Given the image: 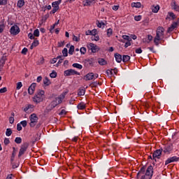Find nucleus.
Returning a JSON list of instances; mask_svg holds the SVG:
<instances>
[{"label": "nucleus", "mask_w": 179, "mask_h": 179, "mask_svg": "<svg viewBox=\"0 0 179 179\" xmlns=\"http://www.w3.org/2000/svg\"><path fill=\"white\" fill-rule=\"evenodd\" d=\"M152 177H153V166H150L148 167L145 173V169L141 168L140 171L137 173L136 178H141V179H152Z\"/></svg>", "instance_id": "nucleus-1"}, {"label": "nucleus", "mask_w": 179, "mask_h": 179, "mask_svg": "<svg viewBox=\"0 0 179 179\" xmlns=\"http://www.w3.org/2000/svg\"><path fill=\"white\" fill-rule=\"evenodd\" d=\"M164 28L163 27H158L156 30V36L154 38V44L159 45L160 41L164 40Z\"/></svg>", "instance_id": "nucleus-2"}, {"label": "nucleus", "mask_w": 179, "mask_h": 179, "mask_svg": "<svg viewBox=\"0 0 179 179\" xmlns=\"http://www.w3.org/2000/svg\"><path fill=\"white\" fill-rule=\"evenodd\" d=\"M45 92L44 90H38V92L35 94V96L32 98L33 101L36 103V104H38V103H41L44 99H45Z\"/></svg>", "instance_id": "nucleus-3"}, {"label": "nucleus", "mask_w": 179, "mask_h": 179, "mask_svg": "<svg viewBox=\"0 0 179 179\" xmlns=\"http://www.w3.org/2000/svg\"><path fill=\"white\" fill-rule=\"evenodd\" d=\"M29 127H31V128H34V127H36L37 124V122H38V117H37L36 113H32L29 116Z\"/></svg>", "instance_id": "nucleus-4"}, {"label": "nucleus", "mask_w": 179, "mask_h": 179, "mask_svg": "<svg viewBox=\"0 0 179 179\" xmlns=\"http://www.w3.org/2000/svg\"><path fill=\"white\" fill-rule=\"evenodd\" d=\"M162 150L164 155H171L174 150V147L173 146V144L169 143L165 145Z\"/></svg>", "instance_id": "nucleus-5"}, {"label": "nucleus", "mask_w": 179, "mask_h": 179, "mask_svg": "<svg viewBox=\"0 0 179 179\" xmlns=\"http://www.w3.org/2000/svg\"><path fill=\"white\" fill-rule=\"evenodd\" d=\"M87 47L88 50H90L92 52L94 53L99 52V51H100V48L92 43H87Z\"/></svg>", "instance_id": "nucleus-6"}, {"label": "nucleus", "mask_w": 179, "mask_h": 179, "mask_svg": "<svg viewBox=\"0 0 179 179\" xmlns=\"http://www.w3.org/2000/svg\"><path fill=\"white\" fill-rule=\"evenodd\" d=\"M29 143L26 142L24 143L20 149L19 154H18V157H20L21 156H23V154L29 148Z\"/></svg>", "instance_id": "nucleus-7"}, {"label": "nucleus", "mask_w": 179, "mask_h": 179, "mask_svg": "<svg viewBox=\"0 0 179 179\" xmlns=\"http://www.w3.org/2000/svg\"><path fill=\"white\" fill-rule=\"evenodd\" d=\"M10 33L12 36H17L20 33V28L17 25H13L10 29Z\"/></svg>", "instance_id": "nucleus-8"}, {"label": "nucleus", "mask_w": 179, "mask_h": 179, "mask_svg": "<svg viewBox=\"0 0 179 179\" xmlns=\"http://www.w3.org/2000/svg\"><path fill=\"white\" fill-rule=\"evenodd\" d=\"M75 75H80V73L74 69H68L64 71V76H73Z\"/></svg>", "instance_id": "nucleus-9"}, {"label": "nucleus", "mask_w": 179, "mask_h": 179, "mask_svg": "<svg viewBox=\"0 0 179 179\" xmlns=\"http://www.w3.org/2000/svg\"><path fill=\"white\" fill-rule=\"evenodd\" d=\"M99 78V74H94L93 73H89L85 76V80H93V79H97Z\"/></svg>", "instance_id": "nucleus-10"}, {"label": "nucleus", "mask_w": 179, "mask_h": 179, "mask_svg": "<svg viewBox=\"0 0 179 179\" xmlns=\"http://www.w3.org/2000/svg\"><path fill=\"white\" fill-rule=\"evenodd\" d=\"M162 152H163V150H162V148L159 150H156L152 154L153 160H155L156 162V159H160L162 157Z\"/></svg>", "instance_id": "nucleus-11"}, {"label": "nucleus", "mask_w": 179, "mask_h": 179, "mask_svg": "<svg viewBox=\"0 0 179 179\" xmlns=\"http://www.w3.org/2000/svg\"><path fill=\"white\" fill-rule=\"evenodd\" d=\"M178 160H179V157H177L176 156L169 157L165 162V166H167V164H170V163H174V162H178Z\"/></svg>", "instance_id": "nucleus-12"}, {"label": "nucleus", "mask_w": 179, "mask_h": 179, "mask_svg": "<svg viewBox=\"0 0 179 179\" xmlns=\"http://www.w3.org/2000/svg\"><path fill=\"white\" fill-rule=\"evenodd\" d=\"M33 108H34V105L28 104L23 108V111H24V113H31Z\"/></svg>", "instance_id": "nucleus-13"}, {"label": "nucleus", "mask_w": 179, "mask_h": 179, "mask_svg": "<svg viewBox=\"0 0 179 179\" xmlns=\"http://www.w3.org/2000/svg\"><path fill=\"white\" fill-rule=\"evenodd\" d=\"M36 86H37V84L36 83H33L30 87L28 88V92L29 94H34V91L36 90Z\"/></svg>", "instance_id": "nucleus-14"}, {"label": "nucleus", "mask_w": 179, "mask_h": 179, "mask_svg": "<svg viewBox=\"0 0 179 179\" xmlns=\"http://www.w3.org/2000/svg\"><path fill=\"white\" fill-rule=\"evenodd\" d=\"M59 104H61L57 98H55L50 104V110H52V108H55Z\"/></svg>", "instance_id": "nucleus-15"}, {"label": "nucleus", "mask_w": 179, "mask_h": 179, "mask_svg": "<svg viewBox=\"0 0 179 179\" xmlns=\"http://www.w3.org/2000/svg\"><path fill=\"white\" fill-rule=\"evenodd\" d=\"M66 94H68V92H62L58 97L56 98L57 99L60 104L64 101V99H65V96H66Z\"/></svg>", "instance_id": "nucleus-16"}, {"label": "nucleus", "mask_w": 179, "mask_h": 179, "mask_svg": "<svg viewBox=\"0 0 179 179\" xmlns=\"http://www.w3.org/2000/svg\"><path fill=\"white\" fill-rule=\"evenodd\" d=\"M178 23L179 22H173L171 27L168 29V32L170 33V31H173L174 29H177V27H178Z\"/></svg>", "instance_id": "nucleus-17"}, {"label": "nucleus", "mask_w": 179, "mask_h": 179, "mask_svg": "<svg viewBox=\"0 0 179 179\" xmlns=\"http://www.w3.org/2000/svg\"><path fill=\"white\" fill-rule=\"evenodd\" d=\"M83 3V6H90L92 3H96V0H84Z\"/></svg>", "instance_id": "nucleus-18"}, {"label": "nucleus", "mask_w": 179, "mask_h": 179, "mask_svg": "<svg viewBox=\"0 0 179 179\" xmlns=\"http://www.w3.org/2000/svg\"><path fill=\"white\" fill-rule=\"evenodd\" d=\"M98 64L101 65V66H103L104 65H107V62L106 59L103 58H99L98 59Z\"/></svg>", "instance_id": "nucleus-19"}, {"label": "nucleus", "mask_w": 179, "mask_h": 179, "mask_svg": "<svg viewBox=\"0 0 179 179\" xmlns=\"http://www.w3.org/2000/svg\"><path fill=\"white\" fill-rule=\"evenodd\" d=\"M131 8H141L142 3L141 2H133L131 4Z\"/></svg>", "instance_id": "nucleus-20"}, {"label": "nucleus", "mask_w": 179, "mask_h": 179, "mask_svg": "<svg viewBox=\"0 0 179 179\" xmlns=\"http://www.w3.org/2000/svg\"><path fill=\"white\" fill-rule=\"evenodd\" d=\"M43 82L45 86H50V85H51V81L48 77H45L44 79L43 80Z\"/></svg>", "instance_id": "nucleus-21"}, {"label": "nucleus", "mask_w": 179, "mask_h": 179, "mask_svg": "<svg viewBox=\"0 0 179 179\" xmlns=\"http://www.w3.org/2000/svg\"><path fill=\"white\" fill-rule=\"evenodd\" d=\"M115 58L118 63H120L122 61V56L118 53L115 54Z\"/></svg>", "instance_id": "nucleus-22"}, {"label": "nucleus", "mask_w": 179, "mask_h": 179, "mask_svg": "<svg viewBox=\"0 0 179 179\" xmlns=\"http://www.w3.org/2000/svg\"><path fill=\"white\" fill-rule=\"evenodd\" d=\"M152 9V12H153V13H157L160 9V6H152L151 7Z\"/></svg>", "instance_id": "nucleus-23"}, {"label": "nucleus", "mask_w": 179, "mask_h": 179, "mask_svg": "<svg viewBox=\"0 0 179 179\" xmlns=\"http://www.w3.org/2000/svg\"><path fill=\"white\" fill-rule=\"evenodd\" d=\"M96 25L99 29H104L106 24L103 21H96Z\"/></svg>", "instance_id": "nucleus-24"}, {"label": "nucleus", "mask_w": 179, "mask_h": 179, "mask_svg": "<svg viewBox=\"0 0 179 179\" xmlns=\"http://www.w3.org/2000/svg\"><path fill=\"white\" fill-rule=\"evenodd\" d=\"M17 6V8H23V6H24V0H18Z\"/></svg>", "instance_id": "nucleus-25"}, {"label": "nucleus", "mask_w": 179, "mask_h": 179, "mask_svg": "<svg viewBox=\"0 0 179 179\" xmlns=\"http://www.w3.org/2000/svg\"><path fill=\"white\" fill-rule=\"evenodd\" d=\"M78 110H85L86 108V104L85 103L81 102L78 105Z\"/></svg>", "instance_id": "nucleus-26"}, {"label": "nucleus", "mask_w": 179, "mask_h": 179, "mask_svg": "<svg viewBox=\"0 0 179 179\" xmlns=\"http://www.w3.org/2000/svg\"><path fill=\"white\" fill-rule=\"evenodd\" d=\"M172 8L173 9V10H176V12H179V6L177 5V3H176V1H174L172 3Z\"/></svg>", "instance_id": "nucleus-27"}, {"label": "nucleus", "mask_w": 179, "mask_h": 179, "mask_svg": "<svg viewBox=\"0 0 179 179\" xmlns=\"http://www.w3.org/2000/svg\"><path fill=\"white\" fill-rule=\"evenodd\" d=\"M52 6L53 9H56L57 10H58V9H59V4L58 2H56V1L53 2L52 3Z\"/></svg>", "instance_id": "nucleus-28"}, {"label": "nucleus", "mask_w": 179, "mask_h": 179, "mask_svg": "<svg viewBox=\"0 0 179 179\" xmlns=\"http://www.w3.org/2000/svg\"><path fill=\"white\" fill-rule=\"evenodd\" d=\"M91 40L92 41H99V40H100V36L96 34V35H94L91 37Z\"/></svg>", "instance_id": "nucleus-29"}, {"label": "nucleus", "mask_w": 179, "mask_h": 179, "mask_svg": "<svg viewBox=\"0 0 179 179\" xmlns=\"http://www.w3.org/2000/svg\"><path fill=\"white\" fill-rule=\"evenodd\" d=\"M131 59V57L129 55H123L122 56V61L124 62H128Z\"/></svg>", "instance_id": "nucleus-30"}, {"label": "nucleus", "mask_w": 179, "mask_h": 179, "mask_svg": "<svg viewBox=\"0 0 179 179\" xmlns=\"http://www.w3.org/2000/svg\"><path fill=\"white\" fill-rule=\"evenodd\" d=\"M72 66H73V68H76L77 69H82L83 68V66H82V64L78 63L73 64Z\"/></svg>", "instance_id": "nucleus-31"}, {"label": "nucleus", "mask_w": 179, "mask_h": 179, "mask_svg": "<svg viewBox=\"0 0 179 179\" xmlns=\"http://www.w3.org/2000/svg\"><path fill=\"white\" fill-rule=\"evenodd\" d=\"M73 52H75V46L71 45L69 50V54L70 55H73Z\"/></svg>", "instance_id": "nucleus-32"}, {"label": "nucleus", "mask_w": 179, "mask_h": 179, "mask_svg": "<svg viewBox=\"0 0 179 179\" xmlns=\"http://www.w3.org/2000/svg\"><path fill=\"white\" fill-rule=\"evenodd\" d=\"M85 93H86L85 89H79L78 96H85Z\"/></svg>", "instance_id": "nucleus-33"}, {"label": "nucleus", "mask_w": 179, "mask_h": 179, "mask_svg": "<svg viewBox=\"0 0 179 179\" xmlns=\"http://www.w3.org/2000/svg\"><path fill=\"white\" fill-rule=\"evenodd\" d=\"M5 30V24L3 22H0V33H3Z\"/></svg>", "instance_id": "nucleus-34"}, {"label": "nucleus", "mask_w": 179, "mask_h": 179, "mask_svg": "<svg viewBox=\"0 0 179 179\" xmlns=\"http://www.w3.org/2000/svg\"><path fill=\"white\" fill-rule=\"evenodd\" d=\"M45 62L44 57H41L39 60L37 62V65H43Z\"/></svg>", "instance_id": "nucleus-35"}, {"label": "nucleus", "mask_w": 179, "mask_h": 179, "mask_svg": "<svg viewBox=\"0 0 179 179\" xmlns=\"http://www.w3.org/2000/svg\"><path fill=\"white\" fill-rule=\"evenodd\" d=\"M122 38L123 40H126L127 41H132V39L131 38V37H129V36L123 35Z\"/></svg>", "instance_id": "nucleus-36"}, {"label": "nucleus", "mask_w": 179, "mask_h": 179, "mask_svg": "<svg viewBox=\"0 0 179 179\" xmlns=\"http://www.w3.org/2000/svg\"><path fill=\"white\" fill-rule=\"evenodd\" d=\"M22 86H23V84L22 83V82H18L16 85L17 90H20V89H22Z\"/></svg>", "instance_id": "nucleus-37"}, {"label": "nucleus", "mask_w": 179, "mask_h": 179, "mask_svg": "<svg viewBox=\"0 0 179 179\" xmlns=\"http://www.w3.org/2000/svg\"><path fill=\"white\" fill-rule=\"evenodd\" d=\"M63 57H68V49L64 48L62 50Z\"/></svg>", "instance_id": "nucleus-38"}, {"label": "nucleus", "mask_w": 179, "mask_h": 179, "mask_svg": "<svg viewBox=\"0 0 179 179\" xmlns=\"http://www.w3.org/2000/svg\"><path fill=\"white\" fill-rule=\"evenodd\" d=\"M38 44H40V41H38V40H37V38L34 39V42L32 43V45L37 47L38 45Z\"/></svg>", "instance_id": "nucleus-39"}, {"label": "nucleus", "mask_w": 179, "mask_h": 179, "mask_svg": "<svg viewBox=\"0 0 179 179\" xmlns=\"http://www.w3.org/2000/svg\"><path fill=\"white\" fill-rule=\"evenodd\" d=\"M107 36L108 37H111V36H113V29H111V28L108 29V30H107Z\"/></svg>", "instance_id": "nucleus-40"}, {"label": "nucleus", "mask_w": 179, "mask_h": 179, "mask_svg": "<svg viewBox=\"0 0 179 179\" xmlns=\"http://www.w3.org/2000/svg\"><path fill=\"white\" fill-rule=\"evenodd\" d=\"M86 51H87V49L85 47H82L80 49V52L83 55H85L86 54Z\"/></svg>", "instance_id": "nucleus-41"}, {"label": "nucleus", "mask_w": 179, "mask_h": 179, "mask_svg": "<svg viewBox=\"0 0 179 179\" xmlns=\"http://www.w3.org/2000/svg\"><path fill=\"white\" fill-rule=\"evenodd\" d=\"M34 37H40V31L38 29H35L34 31Z\"/></svg>", "instance_id": "nucleus-42"}, {"label": "nucleus", "mask_w": 179, "mask_h": 179, "mask_svg": "<svg viewBox=\"0 0 179 179\" xmlns=\"http://www.w3.org/2000/svg\"><path fill=\"white\" fill-rule=\"evenodd\" d=\"M6 136H10V135H12V129H7L6 131Z\"/></svg>", "instance_id": "nucleus-43"}, {"label": "nucleus", "mask_w": 179, "mask_h": 179, "mask_svg": "<svg viewBox=\"0 0 179 179\" xmlns=\"http://www.w3.org/2000/svg\"><path fill=\"white\" fill-rule=\"evenodd\" d=\"M15 143H17V144L22 143V138H20V137L15 138Z\"/></svg>", "instance_id": "nucleus-44"}, {"label": "nucleus", "mask_w": 179, "mask_h": 179, "mask_svg": "<svg viewBox=\"0 0 179 179\" xmlns=\"http://www.w3.org/2000/svg\"><path fill=\"white\" fill-rule=\"evenodd\" d=\"M142 20V15H136L134 17V20H136V22H140V20Z\"/></svg>", "instance_id": "nucleus-45"}, {"label": "nucleus", "mask_w": 179, "mask_h": 179, "mask_svg": "<svg viewBox=\"0 0 179 179\" xmlns=\"http://www.w3.org/2000/svg\"><path fill=\"white\" fill-rule=\"evenodd\" d=\"M169 16H170V17H171L173 20L176 19V15L174 14V13L173 12H169L168 13Z\"/></svg>", "instance_id": "nucleus-46"}, {"label": "nucleus", "mask_w": 179, "mask_h": 179, "mask_svg": "<svg viewBox=\"0 0 179 179\" xmlns=\"http://www.w3.org/2000/svg\"><path fill=\"white\" fill-rule=\"evenodd\" d=\"M8 3V0H0V5L5 6Z\"/></svg>", "instance_id": "nucleus-47"}, {"label": "nucleus", "mask_w": 179, "mask_h": 179, "mask_svg": "<svg viewBox=\"0 0 179 179\" xmlns=\"http://www.w3.org/2000/svg\"><path fill=\"white\" fill-rule=\"evenodd\" d=\"M20 125H22V127L24 128H25V127H27V121L26 120H23L20 122Z\"/></svg>", "instance_id": "nucleus-48"}, {"label": "nucleus", "mask_w": 179, "mask_h": 179, "mask_svg": "<svg viewBox=\"0 0 179 179\" xmlns=\"http://www.w3.org/2000/svg\"><path fill=\"white\" fill-rule=\"evenodd\" d=\"M73 41L79 42V41H80V38L73 35Z\"/></svg>", "instance_id": "nucleus-49"}, {"label": "nucleus", "mask_w": 179, "mask_h": 179, "mask_svg": "<svg viewBox=\"0 0 179 179\" xmlns=\"http://www.w3.org/2000/svg\"><path fill=\"white\" fill-rule=\"evenodd\" d=\"M50 78H57V72L55 71H52L50 74Z\"/></svg>", "instance_id": "nucleus-50"}, {"label": "nucleus", "mask_w": 179, "mask_h": 179, "mask_svg": "<svg viewBox=\"0 0 179 179\" xmlns=\"http://www.w3.org/2000/svg\"><path fill=\"white\" fill-rule=\"evenodd\" d=\"M97 34V29H94L91 31V36H96Z\"/></svg>", "instance_id": "nucleus-51"}, {"label": "nucleus", "mask_w": 179, "mask_h": 179, "mask_svg": "<svg viewBox=\"0 0 179 179\" xmlns=\"http://www.w3.org/2000/svg\"><path fill=\"white\" fill-rule=\"evenodd\" d=\"M142 52H143V50H142V48H137L135 50L136 54H142Z\"/></svg>", "instance_id": "nucleus-52"}, {"label": "nucleus", "mask_w": 179, "mask_h": 179, "mask_svg": "<svg viewBox=\"0 0 179 179\" xmlns=\"http://www.w3.org/2000/svg\"><path fill=\"white\" fill-rule=\"evenodd\" d=\"M59 115H66V110L65 109H63L60 111L59 113Z\"/></svg>", "instance_id": "nucleus-53"}, {"label": "nucleus", "mask_w": 179, "mask_h": 179, "mask_svg": "<svg viewBox=\"0 0 179 179\" xmlns=\"http://www.w3.org/2000/svg\"><path fill=\"white\" fill-rule=\"evenodd\" d=\"M64 45H65V41H64L58 42L57 43L58 47H64Z\"/></svg>", "instance_id": "nucleus-54"}, {"label": "nucleus", "mask_w": 179, "mask_h": 179, "mask_svg": "<svg viewBox=\"0 0 179 179\" xmlns=\"http://www.w3.org/2000/svg\"><path fill=\"white\" fill-rule=\"evenodd\" d=\"M28 37H29V38H30V40H34V39H36V38H34V34H32L31 33H29V34H28Z\"/></svg>", "instance_id": "nucleus-55"}, {"label": "nucleus", "mask_w": 179, "mask_h": 179, "mask_svg": "<svg viewBox=\"0 0 179 179\" xmlns=\"http://www.w3.org/2000/svg\"><path fill=\"white\" fill-rule=\"evenodd\" d=\"M27 51H28V50H27V48H24L23 49H22V54H23L24 55H26L27 54Z\"/></svg>", "instance_id": "nucleus-56"}, {"label": "nucleus", "mask_w": 179, "mask_h": 179, "mask_svg": "<svg viewBox=\"0 0 179 179\" xmlns=\"http://www.w3.org/2000/svg\"><path fill=\"white\" fill-rule=\"evenodd\" d=\"M6 92H8V89L6 87L0 89V93H6Z\"/></svg>", "instance_id": "nucleus-57"}, {"label": "nucleus", "mask_w": 179, "mask_h": 179, "mask_svg": "<svg viewBox=\"0 0 179 179\" xmlns=\"http://www.w3.org/2000/svg\"><path fill=\"white\" fill-rule=\"evenodd\" d=\"M9 143H10V141H9V138H5L4 139V144L6 145H9Z\"/></svg>", "instance_id": "nucleus-58"}, {"label": "nucleus", "mask_w": 179, "mask_h": 179, "mask_svg": "<svg viewBox=\"0 0 179 179\" xmlns=\"http://www.w3.org/2000/svg\"><path fill=\"white\" fill-rule=\"evenodd\" d=\"M58 61V58H53L52 60H50V64H55Z\"/></svg>", "instance_id": "nucleus-59"}, {"label": "nucleus", "mask_w": 179, "mask_h": 179, "mask_svg": "<svg viewBox=\"0 0 179 179\" xmlns=\"http://www.w3.org/2000/svg\"><path fill=\"white\" fill-rule=\"evenodd\" d=\"M9 122L10 124H13V122H15V118L13 117H10L9 118Z\"/></svg>", "instance_id": "nucleus-60"}, {"label": "nucleus", "mask_w": 179, "mask_h": 179, "mask_svg": "<svg viewBox=\"0 0 179 179\" xmlns=\"http://www.w3.org/2000/svg\"><path fill=\"white\" fill-rule=\"evenodd\" d=\"M129 45H131V41H128L125 43L124 47L125 48H128V47H129Z\"/></svg>", "instance_id": "nucleus-61"}, {"label": "nucleus", "mask_w": 179, "mask_h": 179, "mask_svg": "<svg viewBox=\"0 0 179 179\" xmlns=\"http://www.w3.org/2000/svg\"><path fill=\"white\" fill-rule=\"evenodd\" d=\"M17 131H22V124H17Z\"/></svg>", "instance_id": "nucleus-62"}, {"label": "nucleus", "mask_w": 179, "mask_h": 179, "mask_svg": "<svg viewBox=\"0 0 179 179\" xmlns=\"http://www.w3.org/2000/svg\"><path fill=\"white\" fill-rule=\"evenodd\" d=\"M78 139H79V137L75 136L71 139V141H72V142H78Z\"/></svg>", "instance_id": "nucleus-63"}, {"label": "nucleus", "mask_w": 179, "mask_h": 179, "mask_svg": "<svg viewBox=\"0 0 179 179\" xmlns=\"http://www.w3.org/2000/svg\"><path fill=\"white\" fill-rule=\"evenodd\" d=\"M112 9L113 10H118V9H120V6H113Z\"/></svg>", "instance_id": "nucleus-64"}]
</instances>
